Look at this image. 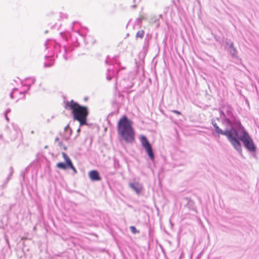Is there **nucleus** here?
Wrapping results in <instances>:
<instances>
[{"label": "nucleus", "instance_id": "nucleus-1", "mask_svg": "<svg viewBox=\"0 0 259 259\" xmlns=\"http://www.w3.org/2000/svg\"><path fill=\"white\" fill-rule=\"evenodd\" d=\"M64 104V108L71 112L74 120L79 122L80 126L87 124L89 113L87 107L79 105L73 100L65 101Z\"/></svg>", "mask_w": 259, "mask_h": 259}, {"label": "nucleus", "instance_id": "nucleus-2", "mask_svg": "<svg viewBox=\"0 0 259 259\" xmlns=\"http://www.w3.org/2000/svg\"><path fill=\"white\" fill-rule=\"evenodd\" d=\"M117 131L119 136L128 143L135 141V131L132 126V122L125 115L123 116L117 123Z\"/></svg>", "mask_w": 259, "mask_h": 259}, {"label": "nucleus", "instance_id": "nucleus-3", "mask_svg": "<svg viewBox=\"0 0 259 259\" xmlns=\"http://www.w3.org/2000/svg\"><path fill=\"white\" fill-rule=\"evenodd\" d=\"M215 130L219 136L220 135L226 136L234 148L237 151L241 153L242 148L241 144L237 138L236 137H238V133L236 130L232 128L230 130L223 131L220 129L219 127H216Z\"/></svg>", "mask_w": 259, "mask_h": 259}, {"label": "nucleus", "instance_id": "nucleus-4", "mask_svg": "<svg viewBox=\"0 0 259 259\" xmlns=\"http://www.w3.org/2000/svg\"><path fill=\"white\" fill-rule=\"evenodd\" d=\"M238 125L241 130V134L239 139L243 142L244 146L250 151H254L255 147L253 144V142L249 135L245 131L244 127L241 125L240 121L238 122Z\"/></svg>", "mask_w": 259, "mask_h": 259}, {"label": "nucleus", "instance_id": "nucleus-5", "mask_svg": "<svg viewBox=\"0 0 259 259\" xmlns=\"http://www.w3.org/2000/svg\"><path fill=\"white\" fill-rule=\"evenodd\" d=\"M140 140L142 147L146 150L149 158L151 160H153L154 158V155L152 146L147 138L144 135H141L140 137Z\"/></svg>", "mask_w": 259, "mask_h": 259}, {"label": "nucleus", "instance_id": "nucleus-6", "mask_svg": "<svg viewBox=\"0 0 259 259\" xmlns=\"http://www.w3.org/2000/svg\"><path fill=\"white\" fill-rule=\"evenodd\" d=\"M89 177L90 179L93 181H99L101 180L99 172L96 170H92L89 171Z\"/></svg>", "mask_w": 259, "mask_h": 259}, {"label": "nucleus", "instance_id": "nucleus-7", "mask_svg": "<svg viewBox=\"0 0 259 259\" xmlns=\"http://www.w3.org/2000/svg\"><path fill=\"white\" fill-rule=\"evenodd\" d=\"M62 156L63 157L65 162L67 163V165L68 168L71 169L75 173H76V169L75 167L73 166L71 160L69 158V157L67 156V155L63 152L62 153Z\"/></svg>", "mask_w": 259, "mask_h": 259}, {"label": "nucleus", "instance_id": "nucleus-8", "mask_svg": "<svg viewBox=\"0 0 259 259\" xmlns=\"http://www.w3.org/2000/svg\"><path fill=\"white\" fill-rule=\"evenodd\" d=\"M130 186L132 189L135 191L137 194H140L143 189L142 185L137 182L131 183Z\"/></svg>", "mask_w": 259, "mask_h": 259}, {"label": "nucleus", "instance_id": "nucleus-9", "mask_svg": "<svg viewBox=\"0 0 259 259\" xmlns=\"http://www.w3.org/2000/svg\"><path fill=\"white\" fill-rule=\"evenodd\" d=\"M56 166L58 168L62 169H66L68 167L66 162V163L63 162H59L57 164Z\"/></svg>", "mask_w": 259, "mask_h": 259}, {"label": "nucleus", "instance_id": "nucleus-10", "mask_svg": "<svg viewBox=\"0 0 259 259\" xmlns=\"http://www.w3.org/2000/svg\"><path fill=\"white\" fill-rule=\"evenodd\" d=\"M145 34V32L144 30H141L140 31H138L136 34V36L138 37H140L141 38H142L144 37Z\"/></svg>", "mask_w": 259, "mask_h": 259}, {"label": "nucleus", "instance_id": "nucleus-11", "mask_svg": "<svg viewBox=\"0 0 259 259\" xmlns=\"http://www.w3.org/2000/svg\"><path fill=\"white\" fill-rule=\"evenodd\" d=\"M230 49H232V50L231 51V52L233 53V55H235L237 53L236 49L234 47L233 43H231L230 45Z\"/></svg>", "mask_w": 259, "mask_h": 259}, {"label": "nucleus", "instance_id": "nucleus-12", "mask_svg": "<svg viewBox=\"0 0 259 259\" xmlns=\"http://www.w3.org/2000/svg\"><path fill=\"white\" fill-rule=\"evenodd\" d=\"M130 230H131V232L134 234L139 233V231H137L136 228L135 226H131Z\"/></svg>", "mask_w": 259, "mask_h": 259}, {"label": "nucleus", "instance_id": "nucleus-13", "mask_svg": "<svg viewBox=\"0 0 259 259\" xmlns=\"http://www.w3.org/2000/svg\"><path fill=\"white\" fill-rule=\"evenodd\" d=\"M59 145L61 148H62L64 150H67V147L63 144V143L61 142H59Z\"/></svg>", "mask_w": 259, "mask_h": 259}, {"label": "nucleus", "instance_id": "nucleus-14", "mask_svg": "<svg viewBox=\"0 0 259 259\" xmlns=\"http://www.w3.org/2000/svg\"><path fill=\"white\" fill-rule=\"evenodd\" d=\"M172 112L178 114V115H180L181 114L180 111H177V110H173V111H172Z\"/></svg>", "mask_w": 259, "mask_h": 259}, {"label": "nucleus", "instance_id": "nucleus-15", "mask_svg": "<svg viewBox=\"0 0 259 259\" xmlns=\"http://www.w3.org/2000/svg\"><path fill=\"white\" fill-rule=\"evenodd\" d=\"M213 126H214V127L215 129L216 128V127H219V126L217 125V124H216V123L213 124Z\"/></svg>", "mask_w": 259, "mask_h": 259}, {"label": "nucleus", "instance_id": "nucleus-16", "mask_svg": "<svg viewBox=\"0 0 259 259\" xmlns=\"http://www.w3.org/2000/svg\"><path fill=\"white\" fill-rule=\"evenodd\" d=\"M59 139L58 138H56L55 139V141H59Z\"/></svg>", "mask_w": 259, "mask_h": 259}, {"label": "nucleus", "instance_id": "nucleus-17", "mask_svg": "<svg viewBox=\"0 0 259 259\" xmlns=\"http://www.w3.org/2000/svg\"><path fill=\"white\" fill-rule=\"evenodd\" d=\"M88 100L87 98H84V100L87 101Z\"/></svg>", "mask_w": 259, "mask_h": 259}]
</instances>
